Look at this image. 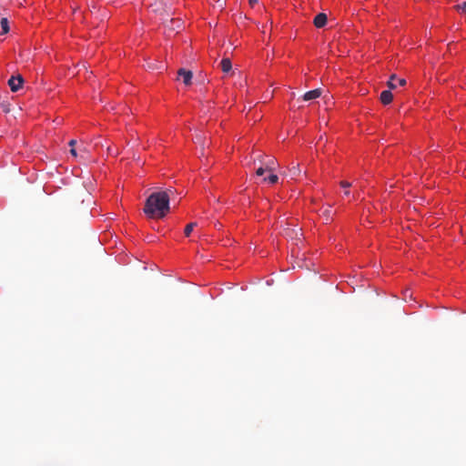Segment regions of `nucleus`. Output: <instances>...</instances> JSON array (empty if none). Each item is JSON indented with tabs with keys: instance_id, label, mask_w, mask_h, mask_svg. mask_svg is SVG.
Masks as SVG:
<instances>
[{
	"instance_id": "17",
	"label": "nucleus",
	"mask_w": 466,
	"mask_h": 466,
	"mask_svg": "<svg viewBox=\"0 0 466 466\" xmlns=\"http://www.w3.org/2000/svg\"><path fill=\"white\" fill-rule=\"evenodd\" d=\"M340 186L343 187H349L351 186V184L347 182V181H341L340 182Z\"/></svg>"
},
{
	"instance_id": "14",
	"label": "nucleus",
	"mask_w": 466,
	"mask_h": 466,
	"mask_svg": "<svg viewBox=\"0 0 466 466\" xmlns=\"http://www.w3.org/2000/svg\"><path fill=\"white\" fill-rule=\"evenodd\" d=\"M395 79H396V76L395 75H391V76L390 77V80L387 83V85H388L390 89L396 88L397 85L394 83Z\"/></svg>"
},
{
	"instance_id": "15",
	"label": "nucleus",
	"mask_w": 466,
	"mask_h": 466,
	"mask_svg": "<svg viewBox=\"0 0 466 466\" xmlns=\"http://www.w3.org/2000/svg\"><path fill=\"white\" fill-rule=\"evenodd\" d=\"M265 172H268V170L264 165L260 164V167L256 170V175L260 177L263 176Z\"/></svg>"
},
{
	"instance_id": "18",
	"label": "nucleus",
	"mask_w": 466,
	"mask_h": 466,
	"mask_svg": "<svg viewBox=\"0 0 466 466\" xmlns=\"http://www.w3.org/2000/svg\"><path fill=\"white\" fill-rule=\"evenodd\" d=\"M76 144V141L75 139H72L69 141L68 145L71 147V148H75V146Z\"/></svg>"
},
{
	"instance_id": "2",
	"label": "nucleus",
	"mask_w": 466,
	"mask_h": 466,
	"mask_svg": "<svg viewBox=\"0 0 466 466\" xmlns=\"http://www.w3.org/2000/svg\"><path fill=\"white\" fill-rule=\"evenodd\" d=\"M24 83V78L21 75L12 76L8 80V86L12 92H17Z\"/></svg>"
},
{
	"instance_id": "8",
	"label": "nucleus",
	"mask_w": 466,
	"mask_h": 466,
	"mask_svg": "<svg viewBox=\"0 0 466 466\" xmlns=\"http://www.w3.org/2000/svg\"><path fill=\"white\" fill-rule=\"evenodd\" d=\"M221 70L224 73H228L232 68V64L229 58H223L220 62Z\"/></svg>"
},
{
	"instance_id": "1",
	"label": "nucleus",
	"mask_w": 466,
	"mask_h": 466,
	"mask_svg": "<svg viewBox=\"0 0 466 466\" xmlns=\"http://www.w3.org/2000/svg\"><path fill=\"white\" fill-rule=\"evenodd\" d=\"M169 196L167 191L154 192L147 198L144 213L149 218H163L169 212Z\"/></svg>"
},
{
	"instance_id": "11",
	"label": "nucleus",
	"mask_w": 466,
	"mask_h": 466,
	"mask_svg": "<svg viewBox=\"0 0 466 466\" xmlns=\"http://www.w3.org/2000/svg\"><path fill=\"white\" fill-rule=\"evenodd\" d=\"M264 181L268 182L269 184H276L279 181V177L275 174H270L269 176L263 178Z\"/></svg>"
},
{
	"instance_id": "16",
	"label": "nucleus",
	"mask_w": 466,
	"mask_h": 466,
	"mask_svg": "<svg viewBox=\"0 0 466 466\" xmlns=\"http://www.w3.org/2000/svg\"><path fill=\"white\" fill-rule=\"evenodd\" d=\"M456 8H457L458 11H461L462 13H466V1L463 2L461 5H457Z\"/></svg>"
},
{
	"instance_id": "22",
	"label": "nucleus",
	"mask_w": 466,
	"mask_h": 466,
	"mask_svg": "<svg viewBox=\"0 0 466 466\" xmlns=\"http://www.w3.org/2000/svg\"><path fill=\"white\" fill-rule=\"evenodd\" d=\"M259 157H260V159H262V156H259V157H258L257 159H254V162H257V160H258Z\"/></svg>"
},
{
	"instance_id": "6",
	"label": "nucleus",
	"mask_w": 466,
	"mask_h": 466,
	"mask_svg": "<svg viewBox=\"0 0 466 466\" xmlns=\"http://www.w3.org/2000/svg\"><path fill=\"white\" fill-rule=\"evenodd\" d=\"M322 94V91L320 88H316L314 90H310L309 92H306L303 96H302V99L304 101H310V100H313V99H316L318 97H319Z\"/></svg>"
},
{
	"instance_id": "21",
	"label": "nucleus",
	"mask_w": 466,
	"mask_h": 466,
	"mask_svg": "<svg viewBox=\"0 0 466 466\" xmlns=\"http://www.w3.org/2000/svg\"><path fill=\"white\" fill-rule=\"evenodd\" d=\"M248 2H249V5L253 6L255 4L258 3V0H248Z\"/></svg>"
},
{
	"instance_id": "10",
	"label": "nucleus",
	"mask_w": 466,
	"mask_h": 466,
	"mask_svg": "<svg viewBox=\"0 0 466 466\" xmlns=\"http://www.w3.org/2000/svg\"><path fill=\"white\" fill-rule=\"evenodd\" d=\"M0 25L2 28L3 34H6L9 32V22H8L7 18L3 17L0 21Z\"/></svg>"
},
{
	"instance_id": "19",
	"label": "nucleus",
	"mask_w": 466,
	"mask_h": 466,
	"mask_svg": "<svg viewBox=\"0 0 466 466\" xmlns=\"http://www.w3.org/2000/svg\"><path fill=\"white\" fill-rule=\"evenodd\" d=\"M398 83L400 86H405L406 85V80L404 78H400L398 80Z\"/></svg>"
},
{
	"instance_id": "20",
	"label": "nucleus",
	"mask_w": 466,
	"mask_h": 466,
	"mask_svg": "<svg viewBox=\"0 0 466 466\" xmlns=\"http://www.w3.org/2000/svg\"><path fill=\"white\" fill-rule=\"evenodd\" d=\"M70 153H71V155H72L73 157H76V156H77V153H76V148H71V149H70Z\"/></svg>"
},
{
	"instance_id": "3",
	"label": "nucleus",
	"mask_w": 466,
	"mask_h": 466,
	"mask_svg": "<svg viewBox=\"0 0 466 466\" xmlns=\"http://www.w3.org/2000/svg\"><path fill=\"white\" fill-rule=\"evenodd\" d=\"M258 162L265 166L268 172H273L277 168V160L274 157H269L268 160L263 161V159L258 158Z\"/></svg>"
},
{
	"instance_id": "7",
	"label": "nucleus",
	"mask_w": 466,
	"mask_h": 466,
	"mask_svg": "<svg viewBox=\"0 0 466 466\" xmlns=\"http://www.w3.org/2000/svg\"><path fill=\"white\" fill-rule=\"evenodd\" d=\"M380 99L382 104L389 105L393 99V95L390 90H384L381 92Z\"/></svg>"
},
{
	"instance_id": "12",
	"label": "nucleus",
	"mask_w": 466,
	"mask_h": 466,
	"mask_svg": "<svg viewBox=\"0 0 466 466\" xmlns=\"http://www.w3.org/2000/svg\"><path fill=\"white\" fill-rule=\"evenodd\" d=\"M197 227V223L196 222H191L189 224H187L185 228V230H184V233L186 235V237H189L192 230L194 229V228Z\"/></svg>"
},
{
	"instance_id": "9",
	"label": "nucleus",
	"mask_w": 466,
	"mask_h": 466,
	"mask_svg": "<svg viewBox=\"0 0 466 466\" xmlns=\"http://www.w3.org/2000/svg\"><path fill=\"white\" fill-rule=\"evenodd\" d=\"M320 216L323 218L325 223H328L332 219L331 216V206L329 205L327 208H325L323 210H321Z\"/></svg>"
},
{
	"instance_id": "23",
	"label": "nucleus",
	"mask_w": 466,
	"mask_h": 466,
	"mask_svg": "<svg viewBox=\"0 0 466 466\" xmlns=\"http://www.w3.org/2000/svg\"><path fill=\"white\" fill-rule=\"evenodd\" d=\"M345 196H349L350 192L349 191H345Z\"/></svg>"
},
{
	"instance_id": "4",
	"label": "nucleus",
	"mask_w": 466,
	"mask_h": 466,
	"mask_svg": "<svg viewBox=\"0 0 466 466\" xmlns=\"http://www.w3.org/2000/svg\"><path fill=\"white\" fill-rule=\"evenodd\" d=\"M327 15L325 13H319L314 17L313 24L317 28H322L327 24Z\"/></svg>"
},
{
	"instance_id": "13",
	"label": "nucleus",
	"mask_w": 466,
	"mask_h": 466,
	"mask_svg": "<svg viewBox=\"0 0 466 466\" xmlns=\"http://www.w3.org/2000/svg\"><path fill=\"white\" fill-rule=\"evenodd\" d=\"M301 173V170L299 168V165H296V166H293L290 169H289V175L291 176V177H295L299 175H300Z\"/></svg>"
},
{
	"instance_id": "5",
	"label": "nucleus",
	"mask_w": 466,
	"mask_h": 466,
	"mask_svg": "<svg viewBox=\"0 0 466 466\" xmlns=\"http://www.w3.org/2000/svg\"><path fill=\"white\" fill-rule=\"evenodd\" d=\"M178 76L182 77L183 83L186 86H189L191 84L193 74L190 70H186L184 68H180L178 70Z\"/></svg>"
}]
</instances>
